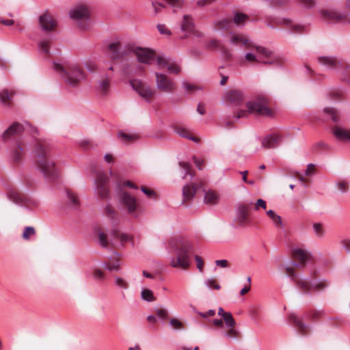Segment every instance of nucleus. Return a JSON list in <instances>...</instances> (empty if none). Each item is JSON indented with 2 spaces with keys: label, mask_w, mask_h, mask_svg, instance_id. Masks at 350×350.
Masks as SVG:
<instances>
[{
  "label": "nucleus",
  "mask_w": 350,
  "mask_h": 350,
  "mask_svg": "<svg viewBox=\"0 0 350 350\" xmlns=\"http://www.w3.org/2000/svg\"><path fill=\"white\" fill-rule=\"evenodd\" d=\"M266 2L269 8H278L286 5L288 0H266Z\"/></svg>",
  "instance_id": "obj_39"
},
{
  "label": "nucleus",
  "mask_w": 350,
  "mask_h": 350,
  "mask_svg": "<svg viewBox=\"0 0 350 350\" xmlns=\"http://www.w3.org/2000/svg\"><path fill=\"white\" fill-rule=\"evenodd\" d=\"M267 203L266 201L263 199L259 198L256 200L255 204V209L258 210L259 208H262L263 209H266Z\"/></svg>",
  "instance_id": "obj_62"
},
{
  "label": "nucleus",
  "mask_w": 350,
  "mask_h": 350,
  "mask_svg": "<svg viewBox=\"0 0 350 350\" xmlns=\"http://www.w3.org/2000/svg\"><path fill=\"white\" fill-rule=\"evenodd\" d=\"M36 158L37 169L42 173L44 178L51 182L56 181L59 178V172L55 162L50 159L49 148L41 144H38L33 150Z\"/></svg>",
  "instance_id": "obj_4"
},
{
  "label": "nucleus",
  "mask_w": 350,
  "mask_h": 350,
  "mask_svg": "<svg viewBox=\"0 0 350 350\" xmlns=\"http://www.w3.org/2000/svg\"><path fill=\"white\" fill-rule=\"evenodd\" d=\"M302 265H305L301 264V262H296L290 261L289 265L286 266V270L288 273L286 277L291 278V280L295 283L296 288L299 291L302 295H308L310 296L312 291H323L327 287L328 284L325 280L304 277L301 274L295 273L294 269L291 267H299Z\"/></svg>",
  "instance_id": "obj_2"
},
{
  "label": "nucleus",
  "mask_w": 350,
  "mask_h": 350,
  "mask_svg": "<svg viewBox=\"0 0 350 350\" xmlns=\"http://www.w3.org/2000/svg\"><path fill=\"white\" fill-rule=\"evenodd\" d=\"M312 229L317 238L322 239L324 237L325 231L321 223H314Z\"/></svg>",
  "instance_id": "obj_37"
},
{
  "label": "nucleus",
  "mask_w": 350,
  "mask_h": 350,
  "mask_svg": "<svg viewBox=\"0 0 350 350\" xmlns=\"http://www.w3.org/2000/svg\"><path fill=\"white\" fill-rule=\"evenodd\" d=\"M39 25L42 31L48 32L56 27L57 23L51 16L44 14L39 16Z\"/></svg>",
  "instance_id": "obj_18"
},
{
  "label": "nucleus",
  "mask_w": 350,
  "mask_h": 350,
  "mask_svg": "<svg viewBox=\"0 0 350 350\" xmlns=\"http://www.w3.org/2000/svg\"><path fill=\"white\" fill-rule=\"evenodd\" d=\"M115 284L120 288H124V289H126L128 288V284H127L126 282H125L120 277H118V276L116 277Z\"/></svg>",
  "instance_id": "obj_56"
},
{
  "label": "nucleus",
  "mask_w": 350,
  "mask_h": 350,
  "mask_svg": "<svg viewBox=\"0 0 350 350\" xmlns=\"http://www.w3.org/2000/svg\"><path fill=\"white\" fill-rule=\"evenodd\" d=\"M93 278L99 282L103 281L105 280V276L101 270L98 269H96L93 272Z\"/></svg>",
  "instance_id": "obj_54"
},
{
  "label": "nucleus",
  "mask_w": 350,
  "mask_h": 350,
  "mask_svg": "<svg viewBox=\"0 0 350 350\" xmlns=\"http://www.w3.org/2000/svg\"><path fill=\"white\" fill-rule=\"evenodd\" d=\"M53 69L57 71L64 81L72 88H76L85 77L83 72L77 66H69L64 68L62 64L53 62Z\"/></svg>",
  "instance_id": "obj_6"
},
{
  "label": "nucleus",
  "mask_w": 350,
  "mask_h": 350,
  "mask_svg": "<svg viewBox=\"0 0 350 350\" xmlns=\"http://www.w3.org/2000/svg\"><path fill=\"white\" fill-rule=\"evenodd\" d=\"M118 137L122 143H127L135 139L133 135L125 133L122 131H120L118 133Z\"/></svg>",
  "instance_id": "obj_41"
},
{
  "label": "nucleus",
  "mask_w": 350,
  "mask_h": 350,
  "mask_svg": "<svg viewBox=\"0 0 350 350\" xmlns=\"http://www.w3.org/2000/svg\"><path fill=\"white\" fill-rule=\"evenodd\" d=\"M174 131L179 136L190 139L195 143H198L200 141L199 138L193 136L187 129L182 126H174Z\"/></svg>",
  "instance_id": "obj_26"
},
{
  "label": "nucleus",
  "mask_w": 350,
  "mask_h": 350,
  "mask_svg": "<svg viewBox=\"0 0 350 350\" xmlns=\"http://www.w3.org/2000/svg\"><path fill=\"white\" fill-rule=\"evenodd\" d=\"M198 189L199 188L198 186H194L192 184L189 183L186 184L183 187L182 193L183 196V200L182 202V204H183L184 201L192 199L194 197L195 194L198 192Z\"/></svg>",
  "instance_id": "obj_23"
},
{
  "label": "nucleus",
  "mask_w": 350,
  "mask_h": 350,
  "mask_svg": "<svg viewBox=\"0 0 350 350\" xmlns=\"http://www.w3.org/2000/svg\"><path fill=\"white\" fill-rule=\"evenodd\" d=\"M66 196L69 201L72 204L73 208H76L79 206V199L76 197L70 191L66 189Z\"/></svg>",
  "instance_id": "obj_44"
},
{
  "label": "nucleus",
  "mask_w": 350,
  "mask_h": 350,
  "mask_svg": "<svg viewBox=\"0 0 350 350\" xmlns=\"http://www.w3.org/2000/svg\"><path fill=\"white\" fill-rule=\"evenodd\" d=\"M318 62L327 69L337 72L340 80L350 85V64L346 60L332 56H321L318 58Z\"/></svg>",
  "instance_id": "obj_5"
},
{
  "label": "nucleus",
  "mask_w": 350,
  "mask_h": 350,
  "mask_svg": "<svg viewBox=\"0 0 350 350\" xmlns=\"http://www.w3.org/2000/svg\"><path fill=\"white\" fill-rule=\"evenodd\" d=\"M95 193L101 199L109 200L110 192L108 188L103 183H98L95 187Z\"/></svg>",
  "instance_id": "obj_29"
},
{
  "label": "nucleus",
  "mask_w": 350,
  "mask_h": 350,
  "mask_svg": "<svg viewBox=\"0 0 350 350\" xmlns=\"http://www.w3.org/2000/svg\"><path fill=\"white\" fill-rule=\"evenodd\" d=\"M342 247L346 252L350 254V239H345L341 241Z\"/></svg>",
  "instance_id": "obj_64"
},
{
  "label": "nucleus",
  "mask_w": 350,
  "mask_h": 350,
  "mask_svg": "<svg viewBox=\"0 0 350 350\" xmlns=\"http://www.w3.org/2000/svg\"><path fill=\"white\" fill-rule=\"evenodd\" d=\"M156 75V85L159 90L166 92H172L174 91L175 84L168 79L165 75L160 72H155Z\"/></svg>",
  "instance_id": "obj_11"
},
{
  "label": "nucleus",
  "mask_w": 350,
  "mask_h": 350,
  "mask_svg": "<svg viewBox=\"0 0 350 350\" xmlns=\"http://www.w3.org/2000/svg\"><path fill=\"white\" fill-rule=\"evenodd\" d=\"M234 219L239 223V227H244L245 225H249L251 223L248 218L247 207L244 204H241L236 208V217Z\"/></svg>",
  "instance_id": "obj_15"
},
{
  "label": "nucleus",
  "mask_w": 350,
  "mask_h": 350,
  "mask_svg": "<svg viewBox=\"0 0 350 350\" xmlns=\"http://www.w3.org/2000/svg\"><path fill=\"white\" fill-rule=\"evenodd\" d=\"M171 252V265L175 268L187 269L189 266V258L193 250L191 243L182 237H172L169 241Z\"/></svg>",
  "instance_id": "obj_3"
},
{
  "label": "nucleus",
  "mask_w": 350,
  "mask_h": 350,
  "mask_svg": "<svg viewBox=\"0 0 350 350\" xmlns=\"http://www.w3.org/2000/svg\"><path fill=\"white\" fill-rule=\"evenodd\" d=\"M216 31H222L230 27V22L227 19L217 20L214 22Z\"/></svg>",
  "instance_id": "obj_33"
},
{
  "label": "nucleus",
  "mask_w": 350,
  "mask_h": 350,
  "mask_svg": "<svg viewBox=\"0 0 350 350\" xmlns=\"http://www.w3.org/2000/svg\"><path fill=\"white\" fill-rule=\"evenodd\" d=\"M182 86H183V88L185 89L187 91V93H189L191 90H201V88H199V87H197L196 85L189 84V83H187L185 81H183Z\"/></svg>",
  "instance_id": "obj_52"
},
{
  "label": "nucleus",
  "mask_w": 350,
  "mask_h": 350,
  "mask_svg": "<svg viewBox=\"0 0 350 350\" xmlns=\"http://www.w3.org/2000/svg\"><path fill=\"white\" fill-rule=\"evenodd\" d=\"M319 14L328 23L338 22L342 19H346L350 23V12L348 10L341 12L336 9L329 8L320 10Z\"/></svg>",
  "instance_id": "obj_9"
},
{
  "label": "nucleus",
  "mask_w": 350,
  "mask_h": 350,
  "mask_svg": "<svg viewBox=\"0 0 350 350\" xmlns=\"http://www.w3.org/2000/svg\"><path fill=\"white\" fill-rule=\"evenodd\" d=\"M140 189L146 196L150 198H154L157 196V193L154 191L144 186H142Z\"/></svg>",
  "instance_id": "obj_51"
},
{
  "label": "nucleus",
  "mask_w": 350,
  "mask_h": 350,
  "mask_svg": "<svg viewBox=\"0 0 350 350\" xmlns=\"http://www.w3.org/2000/svg\"><path fill=\"white\" fill-rule=\"evenodd\" d=\"M347 182L345 180L340 181L339 183H336V186L338 188L339 191L342 193H345L347 192Z\"/></svg>",
  "instance_id": "obj_55"
},
{
  "label": "nucleus",
  "mask_w": 350,
  "mask_h": 350,
  "mask_svg": "<svg viewBox=\"0 0 350 350\" xmlns=\"http://www.w3.org/2000/svg\"><path fill=\"white\" fill-rule=\"evenodd\" d=\"M332 133L338 140L350 142V129L345 130L339 126H334Z\"/></svg>",
  "instance_id": "obj_24"
},
{
  "label": "nucleus",
  "mask_w": 350,
  "mask_h": 350,
  "mask_svg": "<svg viewBox=\"0 0 350 350\" xmlns=\"http://www.w3.org/2000/svg\"><path fill=\"white\" fill-rule=\"evenodd\" d=\"M298 3L305 9H312L315 7V0H297Z\"/></svg>",
  "instance_id": "obj_45"
},
{
  "label": "nucleus",
  "mask_w": 350,
  "mask_h": 350,
  "mask_svg": "<svg viewBox=\"0 0 350 350\" xmlns=\"http://www.w3.org/2000/svg\"><path fill=\"white\" fill-rule=\"evenodd\" d=\"M157 28L161 34H165V35H170L171 34V31L165 27V25L158 24L157 26Z\"/></svg>",
  "instance_id": "obj_61"
},
{
  "label": "nucleus",
  "mask_w": 350,
  "mask_h": 350,
  "mask_svg": "<svg viewBox=\"0 0 350 350\" xmlns=\"http://www.w3.org/2000/svg\"><path fill=\"white\" fill-rule=\"evenodd\" d=\"M266 213L272 219L275 224L282 225L281 217L277 215L273 210H269L266 211Z\"/></svg>",
  "instance_id": "obj_42"
},
{
  "label": "nucleus",
  "mask_w": 350,
  "mask_h": 350,
  "mask_svg": "<svg viewBox=\"0 0 350 350\" xmlns=\"http://www.w3.org/2000/svg\"><path fill=\"white\" fill-rule=\"evenodd\" d=\"M202 192L204 193V202L206 204H215L217 201V197L216 194L211 190H208L207 191L205 189L202 190Z\"/></svg>",
  "instance_id": "obj_34"
},
{
  "label": "nucleus",
  "mask_w": 350,
  "mask_h": 350,
  "mask_svg": "<svg viewBox=\"0 0 350 350\" xmlns=\"http://www.w3.org/2000/svg\"><path fill=\"white\" fill-rule=\"evenodd\" d=\"M256 51L265 57H268L272 54V51L262 46H255Z\"/></svg>",
  "instance_id": "obj_46"
},
{
  "label": "nucleus",
  "mask_w": 350,
  "mask_h": 350,
  "mask_svg": "<svg viewBox=\"0 0 350 350\" xmlns=\"http://www.w3.org/2000/svg\"><path fill=\"white\" fill-rule=\"evenodd\" d=\"M288 321L290 323L293 324L301 332V334H305L304 330L306 328L309 327V325L303 323L295 313H291L288 315Z\"/></svg>",
  "instance_id": "obj_28"
},
{
  "label": "nucleus",
  "mask_w": 350,
  "mask_h": 350,
  "mask_svg": "<svg viewBox=\"0 0 350 350\" xmlns=\"http://www.w3.org/2000/svg\"><path fill=\"white\" fill-rule=\"evenodd\" d=\"M232 36L230 37L229 42L231 44L234 46L241 45V46H245L246 49H251L253 46V44L250 43L249 39L245 38L241 35L230 33Z\"/></svg>",
  "instance_id": "obj_21"
},
{
  "label": "nucleus",
  "mask_w": 350,
  "mask_h": 350,
  "mask_svg": "<svg viewBox=\"0 0 350 350\" xmlns=\"http://www.w3.org/2000/svg\"><path fill=\"white\" fill-rule=\"evenodd\" d=\"M217 0H198L196 2L197 6L204 8L206 5H213Z\"/></svg>",
  "instance_id": "obj_57"
},
{
  "label": "nucleus",
  "mask_w": 350,
  "mask_h": 350,
  "mask_svg": "<svg viewBox=\"0 0 350 350\" xmlns=\"http://www.w3.org/2000/svg\"><path fill=\"white\" fill-rule=\"evenodd\" d=\"M323 111L325 117L331 120L334 123L338 124L340 122V117L336 109L326 107L323 109Z\"/></svg>",
  "instance_id": "obj_30"
},
{
  "label": "nucleus",
  "mask_w": 350,
  "mask_h": 350,
  "mask_svg": "<svg viewBox=\"0 0 350 350\" xmlns=\"http://www.w3.org/2000/svg\"><path fill=\"white\" fill-rule=\"evenodd\" d=\"M6 196L8 199L12 201L14 204L21 206L27 210H29V208L25 205V203L29 204L33 206L38 205L37 200L28 197H22L19 193L12 187H8Z\"/></svg>",
  "instance_id": "obj_8"
},
{
  "label": "nucleus",
  "mask_w": 350,
  "mask_h": 350,
  "mask_svg": "<svg viewBox=\"0 0 350 350\" xmlns=\"http://www.w3.org/2000/svg\"><path fill=\"white\" fill-rule=\"evenodd\" d=\"M55 38L53 33H49L45 37H42V39L38 43V48L39 52L44 55H49V46L51 41Z\"/></svg>",
  "instance_id": "obj_20"
},
{
  "label": "nucleus",
  "mask_w": 350,
  "mask_h": 350,
  "mask_svg": "<svg viewBox=\"0 0 350 350\" xmlns=\"http://www.w3.org/2000/svg\"><path fill=\"white\" fill-rule=\"evenodd\" d=\"M294 256L300 260L301 264L306 265L308 260V254L301 248L295 249Z\"/></svg>",
  "instance_id": "obj_32"
},
{
  "label": "nucleus",
  "mask_w": 350,
  "mask_h": 350,
  "mask_svg": "<svg viewBox=\"0 0 350 350\" xmlns=\"http://www.w3.org/2000/svg\"><path fill=\"white\" fill-rule=\"evenodd\" d=\"M137 60L139 62L148 64L155 57V52L151 49L142 47H137Z\"/></svg>",
  "instance_id": "obj_14"
},
{
  "label": "nucleus",
  "mask_w": 350,
  "mask_h": 350,
  "mask_svg": "<svg viewBox=\"0 0 350 350\" xmlns=\"http://www.w3.org/2000/svg\"><path fill=\"white\" fill-rule=\"evenodd\" d=\"M156 312L158 318L161 320L162 323H165V321L168 317L167 310L165 308H157L156 309Z\"/></svg>",
  "instance_id": "obj_47"
},
{
  "label": "nucleus",
  "mask_w": 350,
  "mask_h": 350,
  "mask_svg": "<svg viewBox=\"0 0 350 350\" xmlns=\"http://www.w3.org/2000/svg\"><path fill=\"white\" fill-rule=\"evenodd\" d=\"M104 211L110 219H112L115 217L116 211L111 207L109 202L104 207Z\"/></svg>",
  "instance_id": "obj_49"
},
{
  "label": "nucleus",
  "mask_w": 350,
  "mask_h": 350,
  "mask_svg": "<svg viewBox=\"0 0 350 350\" xmlns=\"http://www.w3.org/2000/svg\"><path fill=\"white\" fill-rule=\"evenodd\" d=\"M315 167V165L312 163H310L307 165V168L304 172V175L306 176H310L314 174V169Z\"/></svg>",
  "instance_id": "obj_59"
},
{
  "label": "nucleus",
  "mask_w": 350,
  "mask_h": 350,
  "mask_svg": "<svg viewBox=\"0 0 350 350\" xmlns=\"http://www.w3.org/2000/svg\"><path fill=\"white\" fill-rule=\"evenodd\" d=\"M141 298L148 302H151L156 299L152 291L149 288H142L141 291Z\"/></svg>",
  "instance_id": "obj_35"
},
{
  "label": "nucleus",
  "mask_w": 350,
  "mask_h": 350,
  "mask_svg": "<svg viewBox=\"0 0 350 350\" xmlns=\"http://www.w3.org/2000/svg\"><path fill=\"white\" fill-rule=\"evenodd\" d=\"M248 16L243 12H236L234 14L233 21L237 25H241L245 20L248 18Z\"/></svg>",
  "instance_id": "obj_38"
},
{
  "label": "nucleus",
  "mask_w": 350,
  "mask_h": 350,
  "mask_svg": "<svg viewBox=\"0 0 350 350\" xmlns=\"http://www.w3.org/2000/svg\"><path fill=\"white\" fill-rule=\"evenodd\" d=\"M170 325L174 326L175 329H180L183 328L182 323L175 318H173L170 321Z\"/></svg>",
  "instance_id": "obj_63"
},
{
  "label": "nucleus",
  "mask_w": 350,
  "mask_h": 350,
  "mask_svg": "<svg viewBox=\"0 0 350 350\" xmlns=\"http://www.w3.org/2000/svg\"><path fill=\"white\" fill-rule=\"evenodd\" d=\"M267 100L263 96H258L254 100L247 101L245 106L250 113L257 116H273V111L267 107Z\"/></svg>",
  "instance_id": "obj_7"
},
{
  "label": "nucleus",
  "mask_w": 350,
  "mask_h": 350,
  "mask_svg": "<svg viewBox=\"0 0 350 350\" xmlns=\"http://www.w3.org/2000/svg\"><path fill=\"white\" fill-rule=\"evenodd\" d=\"M69 16L75 20L89 21L90 18L88 8L83 5L75 7L69 12Z\"/></svg>",
  "instance_id": "obj_16"
},
{
  "label": "nucleus",
  "mask_w": 350,
  "mask_h": 350,
  "mask_svg": "<svg viewBox=\"0 0 350 350\" xmlns=\"http://www.w3.org/2000/svg\"><path fill=\"white\" fill-rule=\"evenodd\" d=\"M103 267L104 269L112 271H118L119 270V262L118 260H116L115 263L113 265H109V262H104L103 264Z\"/></svg>",
  "instance_id": "obj_50"
},
{
  "label": "nucleus",
  "mask_w": 350,
  "mask_h": 350,
  "mask_svg": "<svg viewBox=\"0 0 350 350\" xmlns=\"http://www.w3.org/2000/svg\"><path fill=\"white\" fill-rule=\"evenodd\" d=\"M133 89L147 103H150L153 92L150 87L141 81L131 83Z\"/></svg>",
  "instance_id": "obj_12"
},
{
  "label": "nucleus",
  "mask_w": 350,
  "mask_h": 350,
  "mask_svg": "<svg viewBox=\"0 0 350 350\" xmlns=\"http://www.w3.org/2000/svg\"><path fill=\"white\" fill-rule=\"evenodd\" d=\"M25 131L37 133V129L28 122L21 124L18 122H13L7 128L1 135L2 140L8 145L10 150V157L13 161L19 163L22 153L24 151L21 143V137Z\"/></svg>",
  "instance_id": "obj_1"
},
{
  "label": "nucleus",
  "mask_w": 350,
  "mask_h": 350,
  "mask_svg": "<svg viewBox=\"0 0 350 350\" xmlns=\"http://www.w3.org/2000/svg\"><path fill=\"white\" fill-rule=\"evenodd\" d=\"M195 24L190 15L183 16V20L180 25V29L183 32L192 33L194 32Z\"/></svg>",
  "instance_id": "obj_22"
},
{
  "label": "nucleus",
  "mask_w": 350,
  "mask_h": 350,
  "mask_svg": "<svg viewBox=\"0 0 350 350\" xmlns=\"http://www.w3.org/2000/svg\"><path fill=\"white\" fill-rule=\"evenodd\" d=\"M107 47L112 51L111 58L113 59H121L134 51L131 46H122L120 42H111L108 44Z\"/></svg>",
  "instance_id": "obj_10"
},
{
  "label": "nucleus",
  "mask_w": 350,
  "mask_h": 350,
  "mask_svg": "<svg viewBox=\"0 0 350 350\" xmlns=\"http://www.w3.org/2000/svg\"><path fill=\"white\" fill-rule=\"evenodd\" d=\"M120 202L124 204L129 213H133L137 208L136 199L127 192H122L120 194Z\"/></svg>",
  "instance_id": "obj_17"
},
{
  "label": "nucleus",
  "mask_w": 350,
  "mask_h": 350,
  "mask_svg": "<svg viewBox=\"0 0 350 350\" xmlns=\"http://www.w3.org/2000/svg\"><path fill=\"white\" fill-rule=\"evenodd\" d=\"M98 90L103 96H107L110 89V79L107 75H105L98 81Z\"/></svg>",
  "instance_id": "obj_25"
},
{
  "label": "nucleus",
  "mask_w": 350,
  "mask_h": 350,
  "mask_svg": "<svg viewBox=\"0 0 350 350\" xmlns=\"http://www.w3.org/2000/svg\"><path fill=\"white\" fill-rule=\"evenodd\" d=\"M204 285L208 289L219 290L221 288V286L218 283H217V281L215 279L213 278L205 280Z\"/></svg>",
  "instance_id": "obj_43"
},
{
  "label": "nucleus",
  "mask_w": 350,
  "mask_h": 350,
  "mask_svg": "<svg viewBox=\"0 0 350 350\" xmlns=\"http://www.w3.org/2000/svg\"><path fill=\"white\" fill-rule=\"evenodd\" d=\"M196 312L200 317L204 318V319L207 318L208 317H213L215 314V310L213 309H210L206 312H199V311Z\"/></svg>",
  "instance_id": "obj_60"
},
{
  "label": "nucleus",
  "mask_w": 350,
  "mask_h": 350,
  "mask_svg": "<svg viewBox=\"0 0 350 350\" xmlns=\"http://www.w3.org/2000/svg\"><path fill=\"white\" fill-rule=\"evenodd\" d=\"M94 230L96 232L98 233L99 245L103 248H107V236L105 234V232H103L102 230H100V228L98 227L95 228Z\"/></svg>",
  "instance_id": "obj_36"
},
{
  "label": "nucleus",
  "mask_w": 350,
  "mask_h": 350,
  "mask_svg": "<svg viewBox=\"0 0 350 350\" xmlns=\"http://www.w3.org/2000/svg\"><path fill=\"white\" fill-rule=\"evenodd\" d=\"M282 23L289 27V33H301L304 31L306 26L300 24H293L290 18H283Z\"/></svg>",
  "instance_id": "obj_27"
},
{
  "label": "nucleus",
  "mask_w": 350,
  "mask_h": 350,
  "mask_svg": "<svg viewBox=\"0 0 350 350\" xmlns=\"http://www.w3.org/2000/svg\"><path fill=\"white\" fill-rule=\"evenodd\" d=\"M322 314H323V311H321V310L318 311V310H314L310 311L307 315L310 319L315 321L319 317H320Z\"/></svg>",
  "instance_id": "obj_58"
},
{
  "label": "nucleus",
  "mask_w": 350,
  "mask_h": 350,
  "mask_svg": "<svg viewBox=\"0 0 350 350\" xmlns=\"http://www.w3.org/2000/svg\"><path fill=\"white\" fill-rule=\"evenodd\" d=\"M245 98L244 93L238 90H230L225 96L226 103H230L234 106H239L242 104Z\"/></svg>",
  "instance_id": "obj_13"
},
{
  "label": "nucleus",
  "mask_w": 350,
  "mask_h": 350,
  "mask_svg": "<svg viewBox=\"0 0 350 350\" xmlns=\"http://www.w3.org/2000/svg\"><path fill=\"white\" fill-rule=\"evenodd\" d=\"M13 94L10 93L7 89H3L0 91V103L5 106L9 105L10 102L12 100Z\"/></svg>",
  "instance_id": "obj_31"
},
{
  "label": "nucleus",
  "mask_w": 350,
  "mask_h": 350,
  "mask_svg": "<svg viewBox=\"0 0 350 350\" xmlns=\"http://www.w3.org/2000/svg\"><path fill=\"white\" fill-rule=\"evenodd\" d=\"M282 141V136L269 134L262 140V147L265 148H275L281 144Z\"/></svg>",
  "instance_id": "obj_19"
},
{
  "label": "nucleus",
  "mask_w": 350,
  "mask_h": 350,
  "mask_svg": "<svg viewBox=\"0 0 350 350\" xmlns=\"http://www.w3.org/2000/svg\"><path fill=\"white\" fill-rule=\"evenodd\" d=\"M223 320L225 322L226 327L232 328L235 326L236 322L233 319L232 314L231 312H228L225 316H223Z\"/></svg>",
  "instance_id": "obj_40"
},
{
  "label": "nucleus",
  "mask_w": 350,
  "mask_h": 350,
  "mask_svg": "<svg viewBox=\"0 0 350 350\" xmlns=\"http://www.w3.org/2000/svg\"><path fill=\"white\" fill-rule=\"evenodd\" d=\"M36 233L35 229L32 226H26L23 230L22 237L25 240H28L31 235H33Z\"/></svg>",
  "instance_id": "obj_48"
},
{
  "label": "nucleus",
  "mask_w": 350,
  "mask_h": 350,
  "mask_svg": "<svg viewBox=\"0 0 350 350\" xmlns=\"http://www.w3.org/2000/svg\"><path fill=\"white\" fill-rule=\"evenodd\" d=\"M185 3V0H167V4L173 8H180Z\"/></svg>",
  "instance_id": "obj_53"
}]
</instances>
